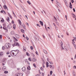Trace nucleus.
<instances>
[{
    "label": "nucleus",
    "mask_w": 76,
    "mask_h": 76,
    "mask_svg": "<svg viewBox=\"0 0 76 76\" xmlns=\"http://www.w3.org/2000/svg\"><path fill=\"white\" fill-rule=\"evenodd\" d=\"M10 44L9 43H6L5 45V47L7 49L9 48L10 47Z\"/></svg>",
    "instance_id": "nucleus-1"
},
{
    "label": "nucleus",
    "mask_w": 76,
    "mask_h": 76,
    "mask_svg": "<svg viewBox=\"0 0 76 76\" xmlns=\"http://www.w3.org/2000/svg\"><path fill=\"white\" fill-rule=\"evenodd\" d=\"M16 51L15 50H12L11 52V55L12 56H15V53H16Z\"/></svg>",
    "instance_id": "nucleus-2"
},
{
    "label": "nucleus",
    "mask_w": 76,
    "mask_h": 76,
    "mask_svg": "<svg viewBox=\"0 0 76 76\" xmlns=\"http://www.w3.org/2000/svg\"><path fill=\"white\" fill-rule=\"evenodd\" d=\"M60 44L61 45V50H64V48H63V42H62L61 41V42H60Z\"/></svg>",
    "instance_id": "nucleus-3"
},
{
    "label": "nucleus",
    "mask_w": 76,
    "mask_h": 76,
    "mask_svg": "<svg viewBox=\"0 0 76 76\" xmlns=\"http://www.w3.org/2000/svg\"><path fill=\"white\" fill-rule=\"evenodd\" d=\"M63 48H64V50L65 51H68L69 50V48L67 49L66 46H64V45H63Z\"/></svg>",
    "instance_id": "nucleus-4"
},
{
    "label": "nucleus",
    "mask_w": 76,
    "mask_h": 76,
    "mask_svg": "<svg viewBox=\"0 0 76 76\" xmlns=\"http://www.w3.org/2000/svg\"><path fill=\"white\" fill-rule=\"evenodd\" d=\"M16 46H18L19 45V43H15L13 45V47H14V46H16Z\"/></svg>",
    "instance_id": "nucleus-5"
},
{
    "label": "nucleus",
    "mask_w": 76,
    "mask_h": 76,
    "mask_svg": "<svg viewBox=\"0 0 76 76\" xmlns=\"http://www.w3.org/2000/svg\"><path fill=\"white\" fill-rule=\"evenodd\" d=\"M5 63H6V61H4V60H3L2 62V66H4L5 65Z\"/></svg>",
    "instance_id": "nucleus-6"
},
{
    "label": "nucleus",
    "mask_w": 76,
    "mask_h": 76,
    "mask_svg": "<svg viewBox=\"0 0 76 76\" xmlns=\"http://www.w3.org/2000/svg\"><path fill=\"white\" fill-rule=\"evenodd\" d=\"M12 25H9L7 26V28H9V29H11L12 28Z\"/></svg>",
    "instance_id": "nucleus-7"
},
{
    "label": "nucleus",
    "mask_w": 76,
    "mask_h": 76,
    "mask_svg": "<svg viewBox=\"0 0 76 76\" xmlns=\"http://www.w3.org/2000/svg\"><path fill=\"white\" fill-rule=\"evenodd\" d=\"M49 67H50V69H51V68H52H52H53V69H54V66H53V65L52 66L51 65H49Z\"/></svg>",
    "instance_id": "nucleus-8"
},
{
    "label": "nucleus",
    "mask_w": 76,
    "mask_h": 76,
    "mask_svg": "<svg viewBox=\"0 0 76 76\" xmlns=\"http://www.w3.org/2000/svg\"><path fill=\"white\" fill-rule=\"evenodd\" d=\"M22 70L23 71V72H25L26 71V69L25 68V67H23L22 69Z\"/></svg>",
    "instance_id": "nucleus-9"
},
{
    "label": "nucleus",
    "mask_w": 76,
    "mask_h": 76,
    "mask_svg": "<svg viewBox=\"0 0 76 76\" xmlns=\"http://www.w3.org/2000/svg\"><path fill=\"white\" fill-rule=\"evenodd\" d=\"M6 67L5 66H4L3 67H2V70H3V71H5V70H6Z\"/></svg>",
    "instance_id": "nucleus-10"
},
{
    "label": "nucleus",
    "mask_w": 76,
    "mask_h": 76,
    "mask_svg": "<svg viewBox=\"0 0 76 76\" xmlns=\"http://www.w3.org/2000/svg\"><path fill=\"white\" fill-rule=\"evenodd\" d=\"M15 35L16 37V38H20V37L19 36V35L18 34H15Z\"/></svg>",
    "instance_id": "nucleus-11"
},
{
    "label": "nucleus",
    "mask_w": 76,
    "mask_h": 76,
    "mask_svg": "<svg viewBox=\"0 0 76 76\" xmlns=\"http://www.w3.org/2000/svg\"><path fill=\"white\" fill-rule=\"evenodd\" d=\"M39 22H40V24H41L42 26H43V22H42L41 21H39Z\"/></svg>",
    "instance_id": "nucleus-12"
},
{
    "label": "nucleus",
    "mask_w": 76,
    "mask_h": 76,
    "mask_svg": "<svg viewBox=\"0 0 76 76\" xmlns=\"http://www.w3.org/2000/svg\"><path fill=\"white\" fill-rule=\"evenodd\" d=\"M58 3H59V2H57V4H58V6H59V7H61V4H59Z\"/></svg>",
    "instance_id": "nucleus-13"
},
{
    "label": "nucleus",
    "mask_w": 76,
    "mask_h": 76,
    "mask_svg": "<svg viewBox=\"0 0 76 76\" xmlns=\"http://www.w3.org/2000/svg\"><path fill=\"white\" fill-rule=\"evenodd\" d=\"M3 7L4 9H7V6H6V5H4Z\"/></svg>",
    "instance_id": "nucleus-14"
},
{
    "label": "nucleus",
    "mask_w": 76,
    "mask_h": 76,
    "mask_svg": "<svg viewBox=\"0 0 76 76\" xmlns=\"http://www.w3.org/2000/svg\"><path fill=\"white\" fill-rule=\"evenodd\" d=\"M19 76H23V74L22 73H18V74Z\"/></svg>",
    "instance_id": "nucleus-15"
},
{
    "label": "nucleus",
    "mask_w": 76,
    "mask_h": 76,
    "mask_svg": "<svg viewBox=\"0 0 76 76\" xmlns=\"http://www.w3.org/2000/svg\"><path fill=\"white\" fill-rule=\"evenodd\" d=\"M32 61H37V59L35 58H34L32 59Z\"/></svg>",
    "instance_id": "nucleus-16"
},
{
    "label": "nucleus",
    "mask_w": 76,
    "mask_h": 76,
    "mask_svg": "<svg viewBox=\"0 0 76 76\" xmlns=\"http://www.w3.org/2000/svg\"><path fill=\"white\" fill-rule=\"evenodd\" d=\"M6 20L8 22H9V21L10 20V18H9V17H7V18L6 19Z\"/></svg>",
    "instance_id": "nucleus-17"
},
{
    "label": "nucleus",
    "mask_w": 76,
    "mask_h": 76,
    "mask_svg": "<svg viewBox=\"0 0 76 76\" xmlns=\"http://www.w3.org/2000/svg\"><path fill=\"white\" fill-rule=\"evenodd\" d=\"M46 67H48L49 65H48V62H46Z\"/></svg>",
    "instance_id": "nucleus-18"
},
{
    "label": "nucleus",
    "mask_w": 76,
    "mask_h": 76,
    "mask_svg": "<svg viewBox=\"0 0 76 76\" xmlns=\"http://www.w3.org/2000/svg\"><path fill=\"white\" fill-rule=\"evenodd\" d=\"M27 69L28 70H31V67H30V66H28L27 67Z\"/></svg>",
    "instance_id": "nucleus-19"
},
{
    "label": "nucleus",
    "mask_w": 76,
    "mask_h": 76,
    "mask_svg": "<svg viewBox=\"0 0 76 76\" xmlns=\"http://www.w3.org/2000/svg\"><path fill=\"white\" fill-rule=\"evenodd\" d=\"M13 28L14 29H15V28H16V24H14L13 26Z\"/></svg>",
    "instance_id": "nucleus-20"
},
{
    "label": "nucleus",
    "mask_w": 76,
    "mask_h": 76,
    "mask_svg": "<svg viewBox=\"0 0 76 76\" xmlns=\"http://www.w3.org/2000/svg\"><path fill=\"white\" fill-rule=\"evenodd\" d=\"M44 52L45 54H48V53H47V51L45 50H44Z\"/></svg>",
    "instance_id": "nucleus-21"
},
{
    "label": "nucleus",
    "mask_w": 76,
    "mask_h": 76,
    "mask_svg": "<svg viewBox=\"0 0 76 76\" xmlns=\"http://www.w3.org/2000/svg\"><path fill=\"white\" fill-rule=\"evenodd\" d=\"M72 15L73 16V18H76V15H75V14H72Z\"/></svg>",
    "instance_id": "nucleus-22"
},
{
    "label": "nucleus",
    "mask_w": 76,
    "mask_h": 76,
    "mask_svg": "<svg viewBox=\"0 0 76 76\" xmlns=\"http://www.w3.org/2000/svg\"><path fill=\"white\" fill-rule=\"evenodd\" d=\"M13 38H14V39H15V41H18V39H16V38L15 37H13Z\"/></svg>",
    "instance_id": "nucleus-23"
},
{
    "label": "nucleus",
    "mask_w": 76,
    "mask_h": 76,
    "mask_svg": "<svg viewBox=\"0 0 76 76\" xmlns=\"http://www.w3.org/2000/svg\"><path fill=\"white\" fill-rule=\"evenodd\" d=\"M3 55V53L2 52L0 53V56H2Z\"/></svg>",
    "instance_id": "nucleus-24"
},
{
    "label": "nucleus",
    "mask_w": 76,
    "mask_h": 76,
    "mask_svg": "<svg viewBox=\"0 0 76 76\" xmlns=\"http://www.w3.org/2000/svg\"><path fill=\"white\" fill-rule=\"evenodd\" d=\"M10 34L11 35H13L14 34V32L13 31H12L11 32Z\"/></svg>",
    "instance_id": "nucleus-25"
},
{
    "label": "nucleus",
    "mask_w": 76,
    "mask_h": 76,
    "mask_svg": "<svg viewBox=\"0 0 76 76\" xmlns=\"http://www.w3.org/2000/svg\"><path fill=\"white\" fill-rule=\"evenodd\" d=\"M3 28L4 29V30H6L7 31H7H8V30L7 29H6V28H4V27H3Z\"/></svg>",
    "instance_id": "nucleus-26"
},
{
    "label": "nucleus",
    "mask_w": 76,
    "mask_h": 76,
    "mask_svg": "<svg viewBox=\"0 0 76 76\" xmlns=\"http://www.w3.org/2000/svg\"><path fill=\"white\" fill-rule=\"evenodd\" d=\"M3 3L4 4L6 3V1L5 0H2Z\"/></svg>",
    "instance_id": "nucleus-27"
},
{
    "label": "nucleus",
    "mask_w": 76,
    "mask_h": 76,
    "mask_svg": "<svg viewBox=\"0 0 76 76\" xmlns=\"http://www.w3.org/2000/svg\"><path fill=\"white\" fill-rule=\"evenodd\" d=\"M1 21L2 22H4V19H3V18H1Z\"/></svg>",
    "instance_id": "nucleus-28"
},
{
    "label": "nucleus",
    "mask_w": 76,
    "mask_h": 76,
    "mask_svg": "<svg viewBox=\"0 0 76 76\" xmlns=\"http://www.w3.org/2000/svg\"><path fill=\"white\" fill-rule=\"evenodd\" d=\"M23 27L24 28V29H25L26 28V27L24 25V24H23Z\"/></svg>",
    "instance_id": "nucleus-29"
},
{
    "label": "nucleus",
    "mask_w": 76,
    "mask_h": 76,
    "mask_svg": "<svg viewBox=\"0 0 76 76\" xmlns=\"http://www.w3.org/2000/svg\"><path fill=\"white\" fill-rule=\"evenodd\" d=\"M18 22H19V23L20 24V25H21L22 23L21 22L20 20H18Z\"/></svg>",
    "instance_id": "nucleus-30"
},
{
    "label": "nucleus",
    "mask_w": 76,
    "mask_h": 76,
    "mask_svg": "<svg viewBox=\"0 0 76 76\" xmlns=\"http://www.w3.org/2000/svg\"><path fill=\"white\" fill-rule=\"evenodd\" d=\"M33 66H34V67H35V68H36V67H37V66H36V65L35 64H33Z\"/></svg>",
    "instance_id": "nucleus-31"
},
{
    "label": "nucleus",
    "mask_w": 76,
    "mask_h": 76,
    "mask_svg": "<svg viewBox=\"0 0 76 76\" xmlns=\"http://www.w3.org/2000/svg\"><path fill=\"white\" fill-rule=\"evenodd\" d=\"M73 45L75 47V48L76 50V45L75 44H73Z\"/></svg>",
    "instance_id": "nucleus-32"
},
{
    "label": "nucleus",
    "mask_w": 76,
    "mask_h": 76,
    "mask_svg": "<svg viewBox=\"0 0 76 76\" xmlns=\"http://www.w3.org/2000/svg\"><path fill=\"white\" fill-rule=\"evenodd\" d=\"M26 53L27 56H29V54L27 52H26Z\"/></svg>",
    "instance_id": "nucleus-33"
},
{
    "label": "nucleus",
    "mask_w": 76,
    "mask_h": 76,
    "mask_svg": "<svg viewBox=\"0 0 76 76\" xmlns=\"http://www.w3.org/2000/svg\"><path fill=\"white\" fill-rule=\"evenodd\" d=\"M4 73L5 74H7V73H8V71H5L4 72Z\"/></svg>",
    "instance_id": "nucleus-34"
},
{
    "label": "nucleus",
    "mask_w": 76,
    "mask_h": 76,
    "mask_svg": "<svg viewBox=\"0 0 76 76\" xmlns=\"http://www.w3.org/2000/svg\"><path fill=\"white\" fill-rule=\"evenodd\" d=\"M15 51H16V52H18L15 55V56H16L17 54H18V53H19V50H17Z\"/></svg>",
    "instance_id": "nucleus-35"
},
{
    "label": "nucleus",
    "mask_w": 76,
    "mask_h": 76,
    "mask_svg": "<svg viewBox=\"0 0 76 76\" xmlns=\"http://www.w3.org/2000/svg\"><path fill=\"white\" fill-rule=\"evenodd\" d=\"M36 40H38L39 39V38L38 37H36Z\"/></svg>",
    "instance_id": "nucleus-36"
},
{
    "label": "nucleus",
    "mask_w": 76,
    "mask_h": 76,
    "mask_svg": "<svg viewBox=\"0 0 76 76\" xmlns=\"http://www.w3.org/2000/svg\"><path fill=\"white\" fill-rule=\"evenodd\" d=\"M30 48L31 50H33L34 49V47H33V46H31Z\"/></svg>",
    "instance_id": "nucleus-37"
},
{
    "label": "nucleus",
    "mask_w": 76,
    "mask_h": 76,
    "mask_svg": "<svg viewBox=\"0 0 76 76\" xmlns=\"http://www.w3.org/2000/svg\"><path fill=\"white\" fill-rule=\"evenodd\" d=\"M69 7L70 9H72V5H70Z\"/></svg>",
    "instance_id": "nucleus-38"
},
{
    "label": "nucleus",
    "mask_w": 76,
    "mask_h": 76,
    "mask_svg": "<svg viewBox=\"0 0 76 76\" xmlns=\"http://www.w3.org/2000/svg\"><path fill=\"white\" fill-rule=\"evenodd\" d=\"M40 69L41 70H42V71L44 70V69H43V68H42V67H41L40 68Z\"/></svg>",
    "instance_id": "nucleus-39"
},
{
    "label": "nucleus",
    "mask_w": 76,
    "mask_h": 76,
    "mask_svg": "<svg viewBox=\"0 0 76 76\" xmlns=\"http://www.w3.org/2000/svg\"><path fill=\"white\" fill-rule=\"evenodd\" d=\"M2 37H3L2 35H0V39H2Z\"/></svg>",
    "instance_id": "nucleus-40"
},
{
    "label": "nucleus",
    "mask_w": 76,
    "mask_h": 76,
    "mask_svg": "<svg viewBox=\"0 0 76 76\" xmlns=\"http://www.w3.org/2000/svg\"><path fill=\"white\" fill-rule=\"evenodd\" d=\"M21 31L22 32H23V33H24V30H23V29H21Z\"/></svg>",
    "instance_id": "nucleus-41"
},
{
    "label": "nucleus",
    "mask_w": 76,
    "mask_h": 76,
    "mask_svg": "<svg viewBox=\"0 0 76 76\" xmlns=\"http://www.w3.org/2000/svg\"><path fill=\"white\" fill-rule=\"evenodd\" d=\"M23 49L25 50V51H26V48H25V47L23 46Z\"/></svg>",
    "instance_id": "nucleus-42"
},
{
    "label": "nucleus",
    "mask_w": 76,
    "mask_h": 76,
    "mask_svg": "<svg viewBox=\"0 0 76 76\" xmlns=\"http://www.w3.org/2000/svg\"><path fill=\"white\" fill-rule=\"evenodd\" d=\"M50 75H52V74L53 73V71H50Z\"/></svg>",
    "instance_id": "nucleus-43"
},
{
    "label": "nucleus",
    "mask_w": 76,
    "mask_h": 76,
    "mask_svg": "<svg viewBox=\"0 0 76 76\" xmlns=\"http://www.w3.org/2000/svg\"><path fill=\"white\" fill-rule=\"evenodd\" d=\"M2 49L3 50H4V49H5V47H4V46H3L2 47Z\"/></svg>",
    "instance_id": "nucleus-44"
},
{
    "label": "nucleus",
    "mask_w": 76,
    "mask_h": 76,
    "mask_svg": "<svg viewBox=\"0 0 76 76\" xmlns=\"http://www.w3.org/2000/svg\"><path fill=\"white\" fill-rule=\"evenodd\" d=\"M27 3H28V4H31V3H30V2H29V1H27Z\"/></svg>",
    "instance_id": "nucleus-45"
},
{
    "label": "nucleus",
    "mask_w": 76,
    "mask_h": 76,
    "mask_svg": "<svg viewBox=\"0 0 76 76\" xmlns=\"http://www.w3.org/2000/svg\"><path fill=\"white\" fill-rule=\"evenodd\" d=\"M28 60L29 61H31V59L30 58H28Z\"/></svg>",
    "instance_id": "nucleus-46"
},
{
    "label": "nucleus",
    "mask_w": 76,
    "mask_h": 76,
    "mask_svg": "<svg viewBox=\"0 0 76 76\" xmlns=\"http://www.w3.org/2000/svg\"><path fill=\"white\" fill-rule=\"evenodd\" d=\"M45 28L46 30V31H47L48 29H47V27L46 26V25H45Z\"/></svg>",
    "instance_id": "nucleus-47"
},
{
    "label": "nucleus",
    "mask_w": 76,
    "mask_h": 76,
    "mask_svg": "<svg viewBox=\"0 0 76 76\" xmlns=\"http://www.w3.org/2000/svg\"><path fill=\"white\" fill-rule=\"evenodd\" d=\"M73 68L75 69H76V66H74L73 67Z\"/></svg>",
    "instance_id": "nucleus-48"
},
{
    "label": "nucleus",
    "mask_w": 76,
    "mask_h": 76,
    "mask_svg": "<svg viewBox=\"0 0 76 76\" xmlns=\"http://www.w3.org/2000/svg\"><path fill=\"white\" fill-rule=\"evenodd\" d=\"M37 26H39V27H40V26H40L39 25V24H37Z\"/></svg>",
    "instance_id": "nucleus-49"
},
{
    "label": "nucleus",
    "mask_w": 76,
    "mask_h": 76,
    "mask_svg": "<svg viewBox=\"0 0 76 76\" xmlns=\"http://www.w3.org/2000/svg\"><path fill=\"white\" fill-rule=\"evenodd\" d=\"M56 23L58 25H59V24H58V22H56Z\"/></svg>",
    "instance_id": "nucleus-50"
},
{
    "label": "nucleus",
    "mask_w": 76,
    "mask_h": 76,
    "mask_svg": "<svg viewBox=\"0 0 76 76\" xmlns=\"http://www.w3.org/2000/svg\"><path fill=\"white\" fill-rule=\"evenodd\" d=\"M50 63L51 64H53V62H50Z\"/></svg>",
    "instance_id": "nucleus-51"
},
{
    "label": "nucleus",
    "mask_w": 76,
    "mask_h": 76,
    "mask_svg": "<svg viewBox=\"0 0 76 76\" xmlns=\"http://www.w3.org/2000/svg\"><path fill=\"white\" fill-rule=\"evenodd\" d=\"M71 2L72 3H74V1L73 0H72Z\"/></svg>",
    "instance_id": "nucleus-52"
},
{
    "label": "nucleus",
    "mask_w": 76,
    "mask_h": 76,
    "mask_svg": "<svg viewBox=\"0 0 76 76\" xmlns=\"http://www.w3.org/2000/svg\"><path fill=\"white\" fill-rule=\"evenodd\" d=\"M3 12H4L5 13V11H4V10H2L1 11V13H3Z\"/></svg>",
    "instance_id": "nucleus-53"
},
{
    "label": "nucleus",
    "mask_w": 76,
    "mask_h": 76,
    "mask_svg": "<svg viewBox=\"0 0 76 76\" xmlns=\"http://www.w3.org/2000/svg\"><path fill=\"white\" fill-rule=\"evenodd\" d=\"M10 53H9V52H7V54H9Z\"/></svg>",
    "instance_id": "nucleus-54"
},
{
    "label": "nucleus",
    "mask_w": 76,
    "mask_h": 76,
    "mask_svg": "<svg viewBox=\"0 0 76 76\" xmlns=\"http://www.w3.org/2000/svg\"><path fill=\"white\" fill-rule=\"evenodd\" d=\"M26 24L27 25H28V26H29V24H28V23H26Z\"/></svg>",
    "instance_id": "nucleus-55"
},
{
    "label": "nucleus",
    "mask_w": 76,
    "mask_h": 76,
    "mask_svg": "<svg viewBox=\"0 0 76 76\" xmlns=\"http://www.w3.org/2000/svg\"><path fill=\"white\" fill-rule=\"evenodd\" d=\"M73 10L74 11V12H75V8L73 9Z\"/></svg>",
    "instance_id": "nucleus-56"
},
{
    "label": "nucleus",
    "mask_w": 76,
    "mask_h": 76,
    "mask_svg": "<svg viewBox=\"0 0 76 76\" xmlns=\"http://www.w3.org/2000/svg\"><path fill=\"white\" fill-rule=\"evenodd\" d=\"M76 54L75 55V57H74V59H76Z\"/></svg>",
    "instance_id": "nucleus-57"
},
{
    "label": "nucleus",
    "mask_w": 76,
    "mask_h": 76,
    "mask_svg": "<svg viewBox=\"0 0 76 76\" xmlns=\"http://www.w3.org/2000/svg\"><path fill=\"white\" fill-rule=\"evenodd\" d=\"M26 38L27 40H29V38L28 37H26Z\"/></svg>",
    "instance_id": "nucleus-58"
},
{
    "label": "nucleus",
    "mask_w": 76,
    "mask_h": 76,
    "mask_svg": "<svg viewBox=\"0 0 76 76\" xmlns=\"http://www.w3.org/2000/svg\"><path fill=\"white\" fill-rule=\"evenodd\" d=\"M53 25H54V26H56V24H55V23H53Z\"/></svg>",
    "instance_id": "nucleus-59"
},
{
    "label": "nucleus",
    "mask_w": 76,
    "mask_h": 76,
    "mask_svg": "<svg viewBox=\"0 0 76 76\" xmlns=\"http://www.w3.org/2000/svg\"><path fill=\"white\" fill-rule=\"evenodd\" d=\"M65 18H66V20H67V15H65Z\"/></svg>",
    "instance_id": "nucleus-60"
},
{
    "label": "nucleus",
    "mask_w": 76,
    "mask_h": 76,
    "mask_svg": "<svg viewBox=\"0 0 76 76\" xmlns=\"http://www.w3.org/2000/svg\"><path fill=\"white\" fill-rule=\"evenodd\" d=\"M73 63H74V64H75L76 63V61H73Z\"/></svg>",
    "instance_id": "nucleus-61"
},
{
    "label": "nucleus",
    "mask_w": 76,
    "mask_h": 76,
    "mask_svg": "<svg viewBox=\"0 0 76 76\" xmlns=\"http://www.w3.org/2000/svg\"><path fill=\"white\" fill-rule=\"evenodd\" d=\"M12 23H14V21H13V20H12Z\"/></svg>",
    "instance_id": "nucleus-62"
},
{
    "label": "nucleus",
    "mask_w": 76,
    "mask_h": 76,
    "mask_svg": "<svg viewBox=\"0 0 76 76\" xmlns=\"http://www.w3.org/2000/svg\"><path fill=\"white\" fill-rule=\"evenodd\" d=\"M36 54H37V55H38V52L36 51Z\"/></svg>",
    "instance_id": "nucleus-63"
},
{
    "label": "nucleus",
    "mask_w": 76,
    "mask_h": 76,
    "mask_svg": "<svg viewBox=\"0 0 76 76\" xmlns=\"http://www.w3.org/2000/svg\"><path fill=\"white\" fill-rule=\"evenodd\" d=\"M73 76H76V75L75 74V73H74Z\"/></svg>",
    "instance_id": "nucleus-64"
}]
</instances>
